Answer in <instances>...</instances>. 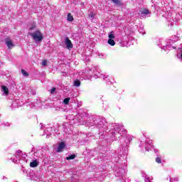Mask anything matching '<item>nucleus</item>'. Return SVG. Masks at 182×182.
<instances>
[{"mask_svg":"<svg viewBox=\"0 0 182 182\" xmlns=\"http://www.w3.org/2000/svg\"><path fill=\"white\" fill-rule=\"evenodd\" d=\"M82 124H86L87 127H92L93 129H97L99 134L103 136L105 133L107 132L108 136L111 139V141L114 140H121V146L119 149L116 151V154L118 158L122 156V154L126 155L129 151V145L132 141V136L127 135V130L124 129V127L118 124H112V128L108 132V124L106 122V119L98 117H91L87 122H84Z\"/></svg>","mask_w":182,"mask_h":182,"instance_id":"obj_1","label":"nucleus"},{"mask_svg":"<svg viewBox=\"0 0 182 182\" xmlns=\"http://www.w3.org/2000/svg\"><path fill=\"white\" fill-rule=\"evenodd\" d=\"M81 76L82 79H91L95 77V79H103L105 82H110V78H109V75L101 74L99 72V70L96 68V67H93L91 69L88 68L81 73Z\"/></svg>","mask_w":182,"mask_h":182,"instance_id":"obj_2","label":"nucleus"},{"mask_svg":"<svg viewBox=\"0 0 182 182\" xmlns=\"http://www.w3.org/2000/svg\"><path fill=\"white\" fill-rule=\"evenodd\" d=\"M171 41H164L163 39L159 40L158 43L159 48H161V49H163L165 50V52H167V50H171L173 49H177V47L171 45Z\"/></svg>","mask_w":182,"mask_h":182,"instance_id":"obj_3","label":"nucleus"},{"mask_svg":"<svg viewBox=\"0 0 182 182\" xmlns=\"http://www.w3.org/2000/svg\"><path fill=\"white\" fill-rule=\"evenodd\" d=\"M139 147H144L146 151H150L151 149H153V141L151 139H147L145 142L141 141Z\"/></svg>","mask_w":182,"mask_h":182,"instance_id":"obj_4","label":"nucleus"},{"mask_svg":"<svg viewBox=\"0 0 182 182\" xmlns=\"http://www.w3.org/2000/svg\"><path fill=\"white\" fill-rule=\"evenodd\" d=\"M28 35H30V36H32L35 42H42V41L43 40V36H42V33H41L39 30H37L36 32L33 33H29Z\"/></svg>","mask_w":182,"mask_h":182,"instance_id":"obj_5","label":"nucleus"},{"mask_svg":"<svg viewBox=\"0 0 182 182\" xmlns=\"http://www.w3.org/2000/svg\"><path fill=\"white\" fill-rule=\"evenodd\" d=\"M116 177L120 178L119 180H126V170L124 168H118L115 170Z\"/></svg>","mask_w":182,"mask_h":182,"instance_id":"obj_6","label":"nucleus"},{"mask_svg":"<svg viewBox=\"0 0 182 182\" xmlns=\"http://www.w3.org/2000/svg\"><path fill=\"white\" fill-rule=\"evenodd\" d=\"M23 105V102L21 100H15L11 102V105L10 107L11 109H17V107H21Z\"/></svg>","mask_w":182,"mask_h":182,"instance_id":"obj_7","label":"nucleus"},{"mask_svg":"<svg viewBox=\"0 0 182 182\" xmlns=\"http://www.w3.org/2000/svg\"><path fill=\"white\" fill-rule=\"evenodd\" d=\"M65 45L67 49H69V50H70V49H73V44L72 43L70 39H69V37H66L65 38Z\"/></svg>","mask_w":182,"mask_h":182,"instance_id":"obj_8","label":"nucleus"},{"mask_svg":"<svg viewBox=\"0 0 182 182\" xmlns=\"http://www.w3.org/2000/svg\"><path fill=\"white\" fill-rule=\"evenodd\" d=\"M27 177H29L30 180H33L34 181H36L38 178H36V174L33 172L32 170H29L27 171Z\"/></svg>","mask_w":182,"mask_h":182,"instance_id":"obj_9","label":"nucleus"},{"mask_svg":"<svg viewBox=\"0 0 182 182\" xmlns=\"http://www.w3.org/2000/svg\"><path fill=\"white\" fill-rule=\"evenodd\" d=\"M6 45L9 49H12L15 46V44L12 42V41L9 38H6L5 40Z\"/></svg>","mask_w":182,"mask_h":182,"instance_id":"obj_10","label":"nucleus"},{"mask_svg":"<svg viewBox=\"0 0 182 182\" xmlns=\"http://www.w3.org/2000/svg\"><path fill=\"white\" fill-rule=\"evenodd\" d=\"M66 147V145L65 144V142H60L58 144V149H57V153H60V151H63V149Z\"/></svg>","mask_w":182,"mask_h":182,"instance_id":"obj_11","label":"nucleus"},{"mask_svg":"<svg viewBox=\"0 0 182 182\" xmlns=\"http://www.w3.org/2000/svg\"><path fill=\"white\" fill-rule=\"evenodd\" d=\"M78 116H80L81 117V119H82L83 120H85V119H87V114L86 112H83V109H79L78 111Z\"/></svg>","mask_w":182,"mask_h":182,"instance_id":"obj_12","label":"nucleus"},{"mask_svg":"<svg viewBox=\"0 0 182 182\" xmlns=\"http://www.w3.org/2000/svg\"><path fill=\"white\" fill-rule=\"evenodd\" d=\"M26 94L28 96H35V95H36V91H35V90H33L32 87H30L26 92Z\"/></svg>","mask_w":182,"mask_h":182,"instance_id":"obj_13","label":"nucleus"},{"mask_svg":"<svg viewBox=\"0 0 182 182\" xmlns=\"http://www.w3.org/2000/svg\"><path fill=\"white\" fill-rule=\"evenodd\" d=\"M1 91L3 93H4L6 95L9 93V90L8 89V87L2 85L1 86Z\"/></svg>","mask_w":182,"mask_h":182,"instance_id":"obj_14","label":"nucleus"},{"mask_svg":"<svg viewBox=\"0 0 182 182\" xmlns=\"http://www.w3.org/2000/svg\"><path fill=\"white\" fill-rule=\"evenodd\" d=\"M149 9H145L141 11L140 15L141 16H146V15H149Z\"/></svg>","mask_w":182,"mask_h":182,"instance_id":"obj_15","label":"nucleus"},{"mask_svg":"<svg viewBox=\"0 0 182 182\" xmlns=\"http://www.w3.org/2000/svg\"><path fill=\"white\" fill-rule=\"evenodd\" d=\"M112 2H113L114 5H117V6H122V5H123V3H122L120 0H112Z\"/></svg>","mask_w":182,"mask_h":182,"instance_id":"obj_16","label":"nucleus"},{"mask_svg":"<svg viewBox=\"0 0 182 182\" xmlns=\"http://www.w3.org/2000/svg\"><path fill=\"white\" fill-rule=\"evenodd\" d=\"M88 16L91 19V21H93L95 19V16H96V14L93 11H90L88 14Z\"/></svg>","mask_w":182,"mask_h":182,"instance_id":"obj_17","label":"nucleus"},{"mask_svg":"<svg viewBox=\"0 0 182 182\" xmlns=\"http://www.w3.org/2000/svg\"><path fill=\"white\" fill-rule=\"evenodd\" d=\"M108 38H109V39H114V38H116V36H114V31L108 33Z\"/></svg>","mask_w":182,"mask_h":182,"instance_id":"obj_18","label":"nucleus"},{"mask_svg":"<svg viewBox=\"0 0 182 182\" xmlns=\"http://www.w3.org/2000/svg\"><path fill=\"white\" fill-rule=\"evenodd\" d=\"M180 38H178V37L173 36L172 37V39H169L168 41H171L172 42H171V45H173V43H174V42H177V41H178Z\"/></svg>","mask_w":182,"mask_h":182,"instance_id":"obj_19","label":"nucleus"},{"mask_svg":"<svg viewBox=\"0 0 182 182\" xmlns=\"http://www.w3.org/2000/svg\"><path fill=\"white\" fill-rule=\"evenodd\" d=\"M107 43L110 45V46H114V45H116V42L113 39H108Z\"/></svg>","mask_w":182,"mask_h":182,"instance_id":"obj_20","label":"nucleus"},{"mask_svg":"<svg viewBox=\"0 0 182 182\" xmlns=\"http://www.w3.org/2000/svg\"><path fill=\"white\" fill-rule=\"evenodd\" d=\"M67 20L68 21V22H73V16L72 15V14L69 13L68 14Z\"/></svg>","mask_w":182,"mask_h":182,"instance_id":"obj_21","label":"nucleus"},{"mask_svg":"<svg viewBox=\"0 0 182 182\" xmlns=\"http://www.w3.org/2000/svg\"><path fill=\"white\" fill-rule=\"evenodd\" d=\"M38 161H36V160L33 161L31 162V164H30V166H31V167H38Z\"/></svg>","mask_w":182,"mask_h":182,"instance_id":"obj_22","label":"nucleus"},{"mask_svg":"<svg viewBox=\"0 0 182 182\" xmlns=\"http://www.w3.org/2000/svg\"><path fill=\"white\" fill-rule=\"evenodd\" d=\"M74 86H75V87H79V86H80V80H75L74 81Z\"/></svg>","mask_w":182,"mask_h":182,"instance_id":"obj_23","label":"nucleus"},{"mask_svg":"<svg viewBox=\"0 0 182 182\" xmlns=\"http://www.w3.org/2000/svg\"><path fill=\"white\" fill-rule=\"evenodd\" d=\"M76 158V155L75 154H73L68 157H67V160H75V159Z\"/></svg>","mask_w":182,"mask_h":182,"instance_id":"obj_24","label":"nucleus"},{"mask_svg":"<svg viewBox=\"0 0 182 182\" xmlns=\"http://www.w3.org/2000/svg\"><path fill=\"white\" fill-rule=\"evenodd\" d=\"M70 100V97H67V98L64 99V100H63L64 105H69V101Z\"/></svg>","mask_w":182,"mask_h":182,"instance_id":"obj_25","label":"nucleus"},{"mask_svg":"<svg viewBox=\"0 0 182 182\" xmlns=\"http://www.w3.org/2000/svg\"><path fill=\"white\" fill-rule=\"evenodd\" d=\"M169 181L170 182H178V177H175L173 179L170 178Z\"/></svg>","mask_w":182,"mask_h":182,"instance_id":"obj_26","label":"nucleus"},{"mask_svg":"<svg viewBox=\"0 0 182 182\" xmlns=\"http://www.w3.org/2000/svg\"><path fill=\"white\" fill-rule=\"evenodd\" d=\"M21 73L23 75V76H29V74L28 73V72H26L25 70H21Z\"/></svg>","mask_w":182,"mask_h":182,"instance_id":"obj_27","label":"nucleus"},{"mask_svg":"<svg viewBox=\"0 0 182 182\" xmlns=\"http://www.w3.org/2000/svg\"><path fill=\"white\" fill-rule=\"evenodd\" d=\"M178 59H180L181 62H182V50H181V53H178L177 55Z\"/></svg>","mask_w":182,"mask_h":182,"instance_id":"obj_28","label":"nucleus"},{"mask_svg":"<svg viewBox=\"0 0 182 182\" xmlns=\"http://www.w3.org/2000/svg\"><path fill=\"white\" fill-rule=\"evenodd\" d=\"M156 161L158 163V164H161V158L157 156V157L156 158Z\"/></svg>","mask_w":182,"mask_h":182,"instance_id":"obj_29","label":"nucleus"},{"mask_svg":"<svg viewBox=\"0 0 182 182\" xmlns=\"http://www.w3.org/2000/svg\"><path fill=\"white\" fill-rule=\"evenodd\" d=\"M4 126H5L6 127H9V126H11V123L6 122L3 123Z\"/></svg>","mask_w":182,"mask_h":182,"instance_id":"obj_30","label":"nucleus"},{"mask_svg":"<svg viewBox=\"0 0 182 182\" xmlns=\"http://www.w3.org/2000/svg\"><path fill=\"white\" fill-rule=\"evenodd\" d=\"M56 92V87H53L50 90L51 95H53Z\"/></svg>","mask_w":182,"mask_h":182,"instance_id":"obj_31","label":"nucleus"},{"mask_svg":"<svg viewBox=\"0 0 182 182\" xmlns=\"http://www.w3.org/2000/svg\"><path fill=\"white\" fill-rule=\"evenodd\" d=\"M45 134H47V136H46V138H47V139H49V136H51V135H52L51 133H48V132H46V131H45Z\"/></svg>","mask_w":182,"mask_h":182,"instance_id":"obj_32","label":"nucleus"},{"mask_svg":"<svg viewBox=\"0 0 182 182\" xmlns=\"http://www.w3.org/2000/svg\"><path fill=\"white\" fill-rule=\"evenodd\" d=\"M139 33H141L142 35H144L146 32L143 31V29H139Z\"/></svg>","mask_w":182,"mask_h":182,"instance_id":"obj_33","label":"nucleus"},{"mask_svg":"<svg viewBox=\"0 0 182 182\" xmlns=\"http://www.w3.org/2000/svg\"><path fill=\"white\" fill-rule=\"evenodd\" d=\"M46 63H48V62L46 60H43L42 63L43 66H46Z\"/></svg>","mask_w":182,"mask_h":182,"instance_id":"obj_34","label":"nucleus"},{"mask_svg":"<svg viewBox=\"0 0 182 182\" xmlns=\"http://www.w3.org/2000/svg\"><path fill=\"white\" fill-rule=\"evenodd\" d=\"M5 179H6V177L3 176V180H5Z\"/></svg>","mask_w":182,"mask_h":182,"instance_id":"obj_35","label":"nucleus"},{"mask_svg":"<svg viewBox=\"0 0 182 182\" xmlns=\"http://www.w3.org/2000/svg\"><path fill=\"white\" fill-rule=\"evenodd\" d=\"M17 153H21V150H18V151H17Z\"/></svg>","mask_w":182,"mask_h":182,"instance_id":"obj_36","label":"nucleus"},{"mask_svg":"<svg viewBox=\"0 0 182 182\" xmlns=\"http://www.w3.org/2000/svg\"><path fill=\"white\" fill-rule=\"evenodd\" d=\"M16 157V159H18V157H19V155L17 154Z\"/></svg>","mask_w":182,"mask_h":182,"instance_id":"obj_37","label":"nucleus"},{"mask_svg":"<svg viewBox=\"0 0 182 182\" xmlns=\"http://www.w3.org/2000/svg\"><path fill=\"white\" fill-rule=\"evenodd\" d=\"M13 162L15 163V159H13Z\"/></svg>","mask_w":182,"mask_h":182,"instance_id":"obj_38","label":"nucleus"},{"mask_svg":"<svg viewBox=\"0 0 182 182\" xmlns=\"http://www.w3.org/2000/svg\"><path fill=\"white\" fill-rule=\"evenodd\" d=\"M80 123H82V121H80Z\"/></svg>","mask_w":182,"mask_h":182,"instance_id":"obj_39","label":"nucleus"},{"mask_svg":"<svg viewBox=\"0 0 182 182\" xmlns=\"http://www.w3.org/2000/svg\"><path fill=\"white\" fill-rule=\"evenodd\" d=\"M31 29H33V28H31Z\"/></svg>","mask_w":182,"mask_h":182,"instance_id":"obj_40","label":"nucleus"}]
</instances>
